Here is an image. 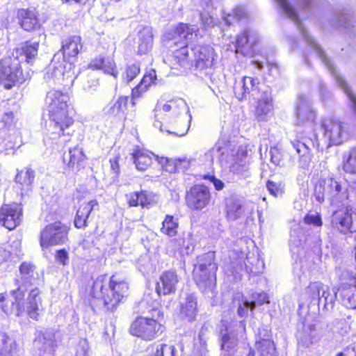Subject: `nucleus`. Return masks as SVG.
Instances as JSON below:
<instances>
[{
    "label": "nucleus",
    "instance_id": "1",
    "mask_svg": "<svg viewBox=\"0 0 356 356\" xmlns=\"http://www.w3.org/2000/svg\"><path fill=\"white\" fill-rule=\"evenodd\" d=\"M174 33L176 35L175 38H183L186 43L174 52L172 60L173 67L196 71L197 75L202 79H209L213 83L216 79L213 76V49L204 46L193 47L188 44L198 37L199 30L197 26L180 23L174 29Z\"/></svg>",
    "mask_w": 356,
    "mask_h": 356
},
{
    "label": "nucleus",
    "instance_id": "2",
    "mask_svg": "<svg viewBox=\"0 0 356 356\" xmlns=\"http://www.w3.org/2000/svg\"><path fill=\"white\" fill-rule=\"evenodd\" d=\"M154 126L163 131V124L170 125L165 131L169 134L181 137L189 129L191 115L188 107L183 99H172L167 102H158L154 108Z\"/></svg>",
    "mask_w": 356,
    "mask_h": 356
},
{
    "label": "nucleus",
    "instance_id": "3",
    "mask_svg": "<svg viewBox=\"0 0 356 356\" xmlns=\"http://www.w3.org/2000/svg\"><path fill=\"white\" fill-rule=\"evenodd\" d=\"M70 97L67 94L60 90H51L47 92L45 104L49 116L50 138L52 140L58 139L62 144L68 140L65 138L72 134L70 127L74 120L68 114V102Z\"/></svg>",
    "mask_w": 356,
    "mask_h": 356
},
{
    "label": "nucleus",
    "instance_id": "4",
    "mask_svg": "<svg viewBox=\"0 0 356 356\" xmlns=\"http://www.w3.org/2000/svg\"><path fill=\"white\" fill-rule=\"evenodd\" d=\"M129 285L115 275H102L94 281L90 291L91 305L106 312H114L118 304L128 296Z\"/></svg>",
    "mask_w": 356,
    "mask_h": 356
},
{
    "label": "nucleus",
    "instance_id": "5",
    "mask_svg": "<svg viewBox=\"0 0 356 356\" xmlns=\"http://www.w3.org/2000/svg\"><path fill=\"white\" fill-rule=\"evenodd\" d=\"M19 274L14 280L16 289L18 290L16 293L22 297V293H28L27 314L31 318L37 321L42 306L39 287L42 280L36 271L35 265L30 262H22L19 267Z\"/></svg>",
    "mask_w": 356,
    "mask_h": 356
},
{
    "label": "nucleus",
    "instance_id": "6",
    "mask_svg": "<svg viewBox=\"0 0 356 356\" xmlns=\"http://www.w3.org/2000/svg\"><path fill=\"white\" fill-rule=\"evenodd\" d=\"M83 49L79 35L70 36L62 42V53L54 54L50 65L45 69L44 79L47 83L56 84L65 76L63 62L76 58Z\"/></svg>",
    "mask_w": 356,
    "mask_h": 356
},
{
    "label": "nucleus",
    "instance_id": "7",
    "mask_svg": "<svg viewBox=\"0 0 356 356\" xmlns=\"http://www.w3.org/2000/svg\"><path fill=\"white\" fill-rule=\"evenodd\" d=\"M279 6L282 12L294 22L297 28L300 31L302 38L306 43L310 47L311 49L316 56L322 61L330 71L332 76L335 79L337 85H348L345 79L338 73L332 62L326 56L323 50L319 47L316 41L309 35L307 30L301 23L298 13L289 3L288 0H274Z\"/></svg>",
    "mask_w": 356,
    "mask_h": 356
},
{
    "label": "nucleus",
    "instance_id": "8",
    "mask_svg": "<svg viewBox=\"0 0 356 356\" xmlns=\"http://www.w3.org/2000/svg\"><path fill=\"white\" fill-rule=\"evenodd\" d=\"M214 252H208L197 258L193 277L200 289L206 294L213 295L216 285L217 264L214 262Z\"/></svg>",
    "mask_w": 356,
    "mask_h": 356
},
{
    "label": "nucleus",
    "instance_id": "9",
    "mask_svg": "<svg viewBox=\"0 0 356 356\" xmlns=\"http://www.w3.org/2000/svg\"><path fill=\"white\" fill-rule=\"evenodd\" d=\"M314 195L320 204L327 200L331 205L343 204L348 198L347 184L334 178L321 179L315 186Z\"/></svg>",
    "mask_w": 356,
    "mask_h": 356
},
{
    "label": "nucleus",
    "instance_id": "10",
    "mask_svg": "<svg viewBox=\"0 0 356 356\" xmlns=\"http://www.w3.org/2000/svg\"><path fill=\"white\" fill-rule=\"evenodd\" d=\"M28 74H24L17 56L8 57L0 60V83L6 88L24 83Z\"/></svg>",
    "mask_w": 356,
    "mask_h": 356
},
{
    "label": "nucleus",
    "instance_id": "11",
    "mask_svg": "<svg viewBox=\"0 0 356 356\" xmlns=\"http://www.w3.org/2000/svg\"><path fill=\"white\" fill-rule=\"evenodd\" d=\"M159 316L157 315L156 319L148 317L136 318L130 326V333L146 341L156 339L163 332V326L159 321Z\"/></svg>",
    "mask_w": 356,
    "mask_h": 356
},
{
    "label": "nucleus",
    "instance_id": "12",
    "mask_svg": "<svg viewBox=\"0 0 356 356\" xmlns=\"http://www.w3.org/2000/svg\"><path fill=\"white\" fill-rule=\"evenodd\" d=\"M70 227L57 221L44 227L40 232V243L42 250L51 245L65 244L68 241Z\"/></svg>",
    "mask_w": 356,
    "mask_h": 356
},
{
    "label": "nucleus",
    "instance_id": "13",
    "mask_svg": "<svg viewBox=\"0 0 356 356\" xmlns=\"http://www.w3.org/2000/svg\"><path fill=\"white\" fill-rule=\"evenodd\" d=\"M236 329H232L228 326V322L222 320L219 325V333L221 349L224 350L223 356H233L234 349L237 344V337L245 331V325L243 321L236 324Z\"/></svg>",
    "mask_w": 356,
    "mask_h": 356
},
{
    "label": "nucleus",
    "instance_id": "14",
    "mask_svg": "<svg viewBox=\"0 0 356 356\" xmlns=\"http://www.w3.org/2000/svg\"><path fill=\"white\" fill-rule=\"evenodd\" d=\"M332 227L343 234L356 232V212L347 207L335 211L331 219Z\"/></svg>",
    "mask_w": 356,
    "mask_h": 356
},
{
    "label": "nucleus",
    "instance_id": "15",
    "mask_svg": "<svg viewBox=\"0 0 356 356\" xmlns=\"http://www.w3.org/2000/svg\"><path fill=\"white\" fill-rule=\"evenodd\" d=\"M186 204L193 211H201L206 208L211 200L209 188L204 184H195L186 191Z\"/></svg>",
    "mask_w": 356,
    "mask_h": 356
},
{
    "label": "nucleus",
    "instance_id": "16",
    "mask_svg": "<svg viewBox=\"0 0 356 356\" xmlns=\"http://www.w3.org/2000/svg\"><path fill=\"white\" fill-rule=\"evenodd\" d=\"M18 290L13 289L10 291V297L3 293L0 294V307L2 311L8 314H15L17 316H22L25 311L27 312L26 300L25 301V294L22 293V297L16 293Z\"/></svg>",
    "mask_w": 356,
    "mask_h": 356
},
{
    "label": "nucleus",
    "instance_id": "17",
    "mask_svg": "<svg viewBox=\"0 0 356 356\" xmlns=\"http://www.w3.org/2000/svg\"><path fill=\"white\" fill-rule=\"evenodd\" d=\"M321 128L323 130L324 136L329 141V145H340L348 135L345 126L335 118L324 119L321 123Z\"/></svg>",
    "mask_w": 356,
    "mask_h": 356
},
{
    "label": "nucleus",
    "instance_id": "18",
    "mask_svg": "<svg viewBox=\"0 0 356 356\" xmlns=\"http://www.w3.org/2000/svg\"><path fill=\"white\" fill-rule=\"evenodd\" d=\"M261 92L259 80L258 78L245 76L236 81L234 86L235 97L240 101L250 98H258Z\"/></svg>",
    "mask_w": 356,
    "mask_h": 356
},
{
    "label": "nucleus",
    "instance_id": "19",
    "mask_svg": "<svg viewBox=\"0 0 356 356\" xmlns=\"http://www.w3.org/2000/svg\"><path fill=\"white\" fill-rule=\"evenodd\" d=\"M259 40L257 32L250 29H244L236 37L235 49L237 54L244 56L252 57L254 54V46Z\"/></svg>",
    "mask_w": 356,
    "mask_h": 356
},
{
    "label": "nucleus",
    "instance_id": "20",
    "mask_svg": "<svg viewBox=\"0 0 356 356\" xmlns=\"http://www.w3.org/2000/svg\"><path fill=\"white\" fill-rule=\"evenodd\" d=\"M22 216V208L20 204H3L0 209V225L12 230L20 223Z\"/></svg>",
    "mask_w": 356,
    "mask_h": 356
},
{
    "label": "nucleus",
    "instance_id": "21",
    "mask_svg": "<svg viewBox=\"0 0 356 356\" xmlns=\"http://www.w3.org/2000/svg\"><path fill=\"white\" fill-rule=\"evenodd\" d=\"M255 348L259 356H277L273 341L271 340L270 332L266 327H261L257 334Z\"/></svg>",
    "mask_w": 356,
    "mask_h": 356
},
{
    "label": "nucleus",
    "instance_id": "22",
    "mask_svg": "<svg viewBox=\"0 0 356 356\" xmlns=\"http://www.w3.org/2000/svg\"><path fill=\"white\" fill-rule=\"evenodd\" d=\"M179 279L177 273L174 270H166L159 277L156 283V291L158 296H165L174 293L177 290V286Z\"/></svg>",
    "mask_w": 356,
    "mask_h": 356
},
{
    "label": "nucleus",
    "instance_id": "23",
    "mask_svg": "<svg viewBox=\"0 0 356 356\" xmlns=\"http://www.w3.org/2000/svg\"><path fill=\"white\" fill-rule=\"evenodd\" d=\"M293 147L300 154L298 165L302 169H308L311 163L309 149L315 147V143L310 138L296 139L291 142Z\"/></svg>",
    "mask_w": 356,
    "mask_h": 356
},
{
    "label": "nucleus",
    "instance_id": "24",
    "mask_svg": "<svg viewBox=\"0 0 356 356\" xmlns=\"http://www.w3.org/2000/svg\"><path fill=\"white\" fill-rule=\"evenodd\" d=\"M257 100V105L255 109V116L258 121H264L267 115L273 110V99L271 92L269 89L263 90L258 98H252Z\"/></svg>",
    "mask_w": 356,
    "mask_h": 356
},
{
    "label": "nucleus",
    "instance_id": "25",
    "mask_svg": "<svg viewBox=\"0 0 356 356\" xmlns=\"http://www.w3.org/2000/svg\"><path fill=\"white\" fill-rule=\"evenodd\" d=\"M296 115L297 123L302 124L305 122H314L316 115L313 110L309 99L305 96H300L296 104Z\"/></svg>",
    "mask_w": 356,
    "mask_h": 356
},
{
    "label": "nucleus",
    "instance_id": "26",
    "mask_svg": "<svg viewBox=\"0 0 356 356\" xmlns=\"http://www.w3.org/2000/svg\"><path fill=\"white\" fill-rule=\"evenodd\" d=\"M341 303L347 308L356 309V277L343 284L339 289Z\"/></svg>",
    "mask_w": 356,
    "mask_h": 356
},
{
    "label": "nucleus",
    "instance_id": "27",
    "mask_svg": "<svg viewBox=\"0 0 356 356\" xmlns=\"http://www.w3.org/2000/svg\"><path fill=\"white\" fill-rule=\"evenodd\" d=\"M86 156L81 147L76 146L70 147L68 153L63 156V161L67 167L73 171H79L83 168L86 163Z\"/></svg>",
    "mask_w": 356,
    "mask_h": 356
},
{
    "label": "nucleus",
    "instance_id": "28",
    "mask_svg": "<svg viewBox=\"0 0 356 356\" xmlns=\"http://www.w3.org/2000/svg\"><path fill=\"white\" fill-rule=\"evenodd\" d=\"M229 143L224 139H219L215 145L205 153L207 161L213 163L215 160L220 162L226 161L229 154Z\"/></svg>",
    "mask_w": 356,
    "mask_h": 356
},
{
    "label": "nucleus",
    "instance_id": "29",
    "mask_svg": "<svg viewBox=\"0 0 356 356\" xmlns=\"http://www.w3.org/2000/svg\"><path fill=\"white\" fill-rule=\"evenodd\" d=\"M131 156L136 168L139 171H145L152 165L153 159L157 161L159 159L152 152L140 148L135 149Z\"/></svg>",
    "mask_w": 356,
    "mask_h": 356
},
{
    "label": "nucleus",
    "instance_id": "30",
    "mask_svg": "<svg viewBox=\"0 0 356 356\" xmlns=\"http://www.w3.org/2000/svg\"><path fill=\"white\" fill-rule=\"evenodd\" d=\"M98 204L93 200L88 202L82 203L79 207L74 220V226L78 229L85 228L88 226V220L90 214Z\"/></svg>",
    "mask_w": 356,
    "mask_h": 356
},
{
    "label": "nucleus",
    "instance_id": "31",
    "mask_svg": "<svg viewBox=\"0 0 356 356\" xmlns=\"http://www.w3.org/2000/svg\"><path fill=\"white\" fill-rule=\"evenodd\" d=\"M88 67L93 70H101L104 73L110 74L114 78H117L118 76V72L117 70L115 63L114 62L113 59L110 57H97L91 60Z\"/></svg>",
    "mask_w": 356,
    "mask_h": 356
},
{
    "label": "nucleus",
    "instance_id": "32",
    "mask_svg": "<svg viewBox=\"0 0 356 356\" xmlns=\"http://www.w3.org/2000/svg\"><path fill=\"white\" fill-rule=\"evenodd\" d=\"M39 47L38 42L26 41L23 43L20 48H17L13 54V56L19 58L20 63L25 61L31 63L38 55Z\"/></svg>",
    "mask_w": 356,
    "mask_h": 356
},
{
    "label": "nucleus",
    "instance_id": "33",
    "mask_svg": "<svg viewBox=\"0 0 356 356\" xmlns=\"http://www.w3.org/2000/svg\"><path fill=\"white\" fill-rule=\"evenodd\" d=\"M299 343L306 347L316 343L319 340L318 332L315 324L304 323L302 331L298 334Z\"/></svg>",
    "mask_w": 356,
    "mask_h": 356
},
{
    "label": "nucleus",
    "instance_id": "34",
    "mask_svg": "<svg viewBox=\"0 0 356 356\" xmlns=\"http://www.w3.org/2000/svg\"><path fill=\"white\" fill-rule=\"evenodd\" d=\"M17 17L22 28L26 31H31L40 27V22L35 11L29 9H20Z\"/></svg>",
    "mask_w": 356,
    "mask_h": 356
},
{
    "label": "nucleus",
    "instance_id": "35",
    "mask_svg": "<svg viewBox=\"0 0 356 356\" xmlns=\"http://www.w3.org/2000/svg\"><path fill=\"white\" fill-rule=\"evenodd\" d=\"M170 251L173 252V254H179L181 256L189 254L193 250V246L190 241V236L186 239L184 237H179L172 239L169 243Z\"/></svg>",
    "mask_w": 356,
    "mask_h": 356
},
{
    "label": "nucleus",
    "instance_id": "36",
    "mask_svg": "<svg viewBox=\"0 0 356 356\" xmlns=\"http://www.w3.org/2000/svg\"><path fill=\"white\" fill-rule=\"evenodd\" d=\"M129 98L126 96L120 97L115 102L109 103L104 109L105 115L121 118L127 109Z\"/></svg>",
    "mask_w": 356,
    "mask_h": 356
},
{
    "label": "nucleus",
    "instance_id": "37",
    "mask_svg": "<svg viewBox=\"0 0 356 356\" xmlns=\"http://www.w3.org/2000/svg\"><path fill=\"white\" fill-rule=\"evenodd\" d=\"M152 44V29L149 26L143 28L138 33V54H146L151 49Z\"/></svg>",
    "mask_w": 356,
    "mask_h": 356
},
{
    "label": "nucleus",
    "instance_id": "38",
    "mask_svg": "<svg viewBox=\"0 0 356 356\" xmlns=\"http://www.w3.org/2000/svg\"><path fill=\"white\" fill-rule=\"evenodd\" d=\"M234 160V163L229 166L230 171L244 177H248V162L246 161V153L243 150L238 151Z\"/></svg>",
    "mask_w": 356,
    "mask_h": 356
},
{
    "label": "nucleus",
    "instance_id": "39",
    "mask_svg": "<svg viewBox=\"0 0 356 356\" xmlns=\"http://www.w3.org/2000/svg\"><path fill=\"white\" fill-rule=\"evenodd\" d=\"M226 213L228 219L235 220L240 218L244 213L242 201L233 197L226 200Z\"/></svg>",
    "mask_w": 356,
    "mask_h": 356
},
{
    "label": "nucleus",
    "instance_id": "40",
    "mask_svg": "<svg viewBox=\"0 0 356 356\" xmlns=\"http://www.w3.org/2000/svg\"><path fill=\"white\" fill-rule=\"evenodd\" d=\"M337 291L332 289V292L330 291L329 287L325 289L321 293L318 302V307L323 306V310L325 312H331L334 306L335 300L337 298Z\"/></svg>",
    "mask_w": 356,
    "mask_h": 356
},
{
    "label": "nucleus",
    "instance_id": "41",
    "mask_svg": "<svg viewBox=\"0 0 356 356\" xmlns=\"http://www.w3.org/2000/svg\"><path fill=\"white\" fill-rule=\"evenodd\" d=\"M34 178V171L31 168H26L24 170H22L17 172L15 177V181L22 186V191H29Z\"/></svg>",
    "mask_w": 356,
    "mask_h": 356
},
{
    "label": "nucleus",
    "instance_id": "42",
    "mask_svg": "<svg viewBox=\"0 0 356 356\" xmlns=\"http://www.w3.org/2000/svg\"><path fill=\"white\" fill-rule=\"evenodd\" d=\"M156 71L151 70L143 76L140 83L132 90L133 99L138 97L141 92H145L152 83L156 84Z\"/></svg>",
    "mask_w": 356,
    "mask_h": 356
},
{
    "label": "nucleus",
    "instance_id": "43",
    "mask_svg": "<svg viewBox=\"0 0 356 356\" xmlns=\"http://www.w3.org/2000/svg\"><path fill=\"white\" fill-rule=\"evenodd\" d=\"M21 242L14 240L10 244L0 247V263L6 261L11 257H17L20 254Z\"/></svg>",
    "mask_w": 356,
    "mask_h": 356
},
{
    "label": "nucleus",
    "instance_id": "44",
    "mask_svg": "<svg viewBox=\"0 0 356 356\" xmlns=\"http://www.w3.org/2000/svg\"><path fill=\"white\" fill-rule=\"evenodd\" d=\"M126 197L129 207L140 205L142 207H145L149 204L151 201L150 197L144 191L131 193L126 195Z\"/></svg>",
    "mask_w": 356,
    "mask_h": 356
},
{
    "label": "nucleus",
    "instance_id": "45",
    "mask_svg": "<svg viewBox=\"0 0 356 356\" xmlns=\"http://www.w3.org/2000/svg\"><path fill=\"white\" fill-rule=\"evenodd\" d=\"M16 344L6 333L0 332V356H15Z\"/></svg>",
    "mask_w": 356,
    "mask_h": 356
},
{
    "label": "nucleus",
    "instance_id": "46",
    "mask_svg": "<svg viewBox=\"0 0 356 356\" xmlns=\"http://www.w3.org/2000/svg\"><path fill=\"white\" fill-rule=\"evenodd\" d=\"M181 313L188 318V321H193L197 314V300L193 294L186 296V302L181 306Z\"/></svg>",
    "mask_w": 356,
    "mask_h": 356
},
{
    "label": "nucleus",
    "instance_id": "47",
    "mask_svg": "<svg viewBox=\"0 0 356 356\" xmlns=\"http://www.w3.org/2000/svg\"><path fill=\"white\" fill-rule=\"evenodd\" d=\"M178 227V219L173 216L166 215L162 222L161 232L170 237H172L177 235Z\"/></svg>",
    "mask_w": 356,
    "mask_h": 356
},
{
    "label": "nucleus",
    "instance_id": "48",
    "mask_svg": "<svg viewBox=\"0 0 356 356\" xmlns=\"http://www.w3.org/2000/svg\"><path fill=\"white\" fill-rule=\"evenodd\" d=\"M54 343V336L51 331L47 330L38 336L35 341L34 345L40 349L45 351L47 348L51 347Z\"/></svg>",
    "mask_w": 356,
    "mask_h": 356
},
{
    "label": "nucleus",
    "instance_id": "49",
    "mask_svg": "<svg viewBox=\"0 0 356 356\" xmlns=\"http://www.w3.org/2000/svg\"><path fill=\"white\" fill-rule=\"evenodd\" d=\"M327 289V286L321 282H314L309 284L306 293L312 300L318 301L323 291Z\"/></svg>",
    "mask_w": 356,
    "mask_h": 356
},
{
    "label": "nucleus",
    "instance_id": "50",
    "mask_svg": "<svg viewBox=\"0 0 356 356\" xmlns=\"http://www.w3.org/2000/svg\"><path fill=\"white\" fill-rule=\"evenodd\" d=\"M140 65L138 62L127 65L124 72L122 75L123 81L129 83L133 81L140 73Z\"/></svg>",
    "mask_w": 356,
    "mask_h": 356
},
{
    "label": "nucleus",
    "instance_id": "51",
    "mask_svg": "<svg viewBox=\"0 0 356 356\" xmlns=\"http://www.w3.org/2000/svg\"><path fill=\"white\" fill-rule=\"evenodd\" d=\"M244 264L246 270L253 275L261 273L264 268V262L260 261L257 257H248Z\"/></svg>",
    "mask_w": 356,
    "mask_h": 356
},
{
    "label": "nucleus",
    "instance_id": "52",
    "mask_svg": "<svg viewBox=\"0 0 356 356\" xmlns=\"http://www.w3.org/2000/svg\"><path fill=\"white\" fill-rule=\"evenodd\" d=\"M177 350L174 346L161 343L156 346L151 356H177Z\"/></svg>",
    "mask_w": 356,
    "mask_h": 356
},
{
    "label": "nucleus",
    "instance_id": "53",
    "mask_svg": "<svg viewBox=\"0 0 356 356\" xmlns=\"http://www.w3.org/2000/svg\"><path fill=\"white\" fill-rule=\"evenodd\" d=\"M142 306L147 305V309L149 312H157L158 316H163V314L158 310V307L160 305L159 302L157 300H153L150 293H145L140 302Z\"/></svg>",
    "mask_w": 356,
    "mask_h": 356
},
{
    "label": "nucleus",
    "instance_id": "54",
    "mask_svg": "<svg viewBox=\"0 0 356 356\" xmlns=\"http://www.w3.org/2000/svg\"><path fill=\"white\" fill-rule=\"evenodd\" d=\"M343 170L351 174L356 173V147L350 150L348 157L343 161Z\"/></svg>",
    "mask_w": 356,
    "mask_h": 356
},
{
    "label": "nucleus",
    "instance_id": "55",
    "mask_svg": "<svg viewBox=\"0 0 356 356\" xmlns=\"http://www.w3.org/2000/svg\"><path fill=\"white\" fill-rule=\"evenodd\" d=\"M266 188L273 196L280 197L284 193V184L282 181L268 180L266 182Z\"/></svg>",
    "mask_w": 356,
    "mask_h": 356
},
{
    "label": "nucleus",
    "instance_id": "56",
    "mask_svg": "<svg viewBox=\"0 0 356 356\" xmlns=\"http://www.w3.org/2000/svg\"><path fill=\"white\" fill-rule=\"evenodd\" d=\"M334 17L336 19L334 26L337 28L348 29L349 26L353 27L350 15L346 11L336 15Z\"/></svg>",
    "mask_w": 356,
    "mask_h": 356
},
{
    "label": "nucleus",
    "instance_id": "57",
    "mask_svg": "<svg viewBox=\"0 0 356 356\" xmlns=\"http://www.w3.org/2000/svg\"><path fill=\"white\" fill-rule=\"evenodd\" d=\"M246 17L245 11L242 8H236L233 11V15H228L227 17H222V21L227 26L232 24V20H236L239 22Z\"/></svg>",
    "mask_w": 356,
    "mask_h": 356
},
{
    "label": "nucleus",
    "instance_id": "58",
    "mask_svg": "<svg viewBox=\"0 0 356 356\" xmlns=\"http://www.w3.org/2000/svg\"><path fill=\"white\" fill-rule=\"evenodd\" d=\"M249 302H251L252 307L254 309L257 305H262L264 303L269 302V300L266 293L254 292L251 294V299Z\"/></svg>",
    "mask_w": 356,
    "mask_h": 356
},
{
    "label": "nucleus",
    "instance_id": "59",
    "mask_svg": "<svg viewBox=\"0 0 356 356\" xmlns=\"http://www.w3.org/2000/svg\"><path fill=\"white\" fill-rule=\"evenodd\" d=\"M304 222L307 225L314 227H321L323 225L321 214L318 213L307 214L304 218Z\"/></svg>",
    "mask_w": 356,
    "mask_h": 356
},
{
    "label": "nucleus",
    "instance_id": "60",
    "mask_svg": "<svg viewBox=\"0 0 356 356\" xmlns=\"http://www.w3.org/2000/svg\"><path fill=\"white\" fill-rule=\"evenodd\" d=\"M250 309L251 310L253 309V307H252L251 302H249L248 300L246 298L242 299L241 302L238 304V314L241 317H245L248 315V309Z\"/></svg>",
    "mask_w": 356,
    "mask_h": 356
},
{
    "label": "nucleus",
    "instance_id": "61",
    "mask_svg": "<svg viewBox=\"0 0 356 356\" xmlns=\"http://www.w3.org/2000/svg\"><path fill=\"white\" fill-rule=\"evenodd\" d=\"M202 24L205 29H209L218 25L216 19L210 15L200 14Z\"/></svg>",
    "mask_w": 356,
    "mask_h": 356
},
{
    "label": "nucleus",
    "instance_id": "62",
    "mask_svg": "<svg viewBox=\"0 0 356 356\" xmlns=\"http://www.w3.org/2000/svg\"><path fill=\"white\" fill-rule=\"evenodd\" d=\"M89 345L86 339L79 341L77 347L76 356H88Z\"/></svg>",
    "mask_w": 356,
    "mask_h": 356
},
{
    "label": "nucleus",
    "instance_id": "63",
    "mask_svg": "<svg viewBox=\"0 0 356 356\" xmlns=\"http://www.w3.org/2000/svg\"><path fill=\"white\" fill-rule=\"evenodd\" d=\"M2 121L3 122L5 126L8 129L15 125L16 121L13 112H6L2 117Z\"/></svg>",
    "mask_w": 356,
    "mask_h": 356
},
{
    "label": "nucleus",
    "instance_id": "64",
    "mask_svg": "<svg viewBox=\"0 0 356 356\" xmlns=\"http://www.w3.org/2000/svg\"><path fill=\"white\" fill-rule=\"evenodd\" d=\"M203 178L204 179H209L216 191H221L225 186L224 182L220 179H217L215 176L207 175H204Z\"/></svg>",
    "mask_w": 356,
    "mask_h": 356
}]
</instances>
